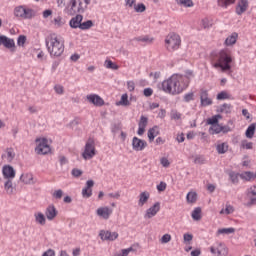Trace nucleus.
Masks as SVG:
<instances>
[{
	"instance_id": "obj_30",
	"label": "nucleus",
	"mask_w": 256,
	"mask_h": 256,
	"mask_svg": "<svg viewBox=\"0 0 256 256\" xmlns=\"http://www.w3.org/2000/svg\"><path fill=\"white\" fill-rule=\"evenodd\" d=\"M37 17V12L31 8H24V18L23 19H33Z\"/></svg>"
},
{
	"instance_id": "obj_19",
	"label": "nucleus",
	"mask_w": 256,
	"mask_h": 256,
	"mask_svg": "<svg viewBox=\"0 0 256 256\" xmlns=\"http://www.w3.org/2000/svg\"><path fill=\"white\" fill-rule=\"evenodd\" d=\"M249 9V0H239L236 5V15H243Z\"/></svg>"
},
{
	"instance_id": "obj_7",
	"label": "nucleus",
	"mask_w": 256,
	"mask_h": 256,
	"mask_svg": "<svg viewBox=\"0 0 256 256\" xmlns=\"http://www.w3.org/2000/svg\"><path fill=\"white\" fill-rule=\"evenodd\" d=\"M97 155V150L95 149V140L89 138L85 144L84 151L82 152V157L85 161L93 159Z\"/></svg>"
},
{
	"instance_id": "obj_51",
	"label": "nucleus",
	"mask_w": 256,
	"mask_h": 256,
	"mask_svg": "<svg viewBox=\"0 0 256 256\" xmlns=\"http://www.w3.org/2000/svg\"><path fill=\"white\" fill-rule=\"evenodd\" d=\"M27 42V36L20 35L17 39L18 47H25V43Z\"/></svg>"
},
{
	"instance_id": "obj_9",
	"label": "nucleus",
	"mask_w": 256,
	"mask_h": 256,
	"mask_svg": "<svg viewBox=\"0 0 256 256\" xmlns=\"http://www.w3.org/2000/svg\"><path fill=\"white\" fill-rule=\"evenodd\" d=\"M210 252L215 256H227L229 255V249L223 242H216L210 247Z\"/></svg>"
},
{
	"instance_id": "obj_2",
	"label": "nucleus",
	"mask_w": 256,
	"mask_h": 256,
	"mask_svg": "<svg viewBox=\"0 0 256 256\" xmlns=\"http://www.w3.org/2000/svg\"><path fill=\"white\" fill-rule=\"evenodd\" d=\"M212 61H216L213 64L214 69H221V71H229L231 69V62L233 58L227 54V50L222 49L220 51L214 50L210 53Z\"/></svg>"
},
{
	"instance_id": "obj_6",
	"label": "nucleus",
	"mask_w": 256,
	"mask_h": 256,
	"mask_svg": "<svg viewBox=\"0 0 256 256\" xmlns=\"http://www.w3.org/2000/svg\"><path fill=\"white\" fill-rule=\"evenodd\" d=\"M69 26L71 29H81V31H87L93 27V21L87 20L83 22V15L77 14L69 21Z\"/></svg>"
},
{
	"instance_id": "obj_21",
	"label": "nucleus",
	"mask_w": 256,
	"mask_h": 256,
	"mask_svg": "<svg viewBox=\"0 0 256 256\" xmlns=\"http://www.w3.org/2000/svg\"><path fill=\"white\" fill-rule=\"evenodd\" d=\"M95 185L93 180H88L86 182V186L82 189V197L85 199H89L91 195H93V189H91Z\"/></svg>"
},
{
	"instance_id": "obj_38",
	"label": "nucleus",
	"mask_w": 256,
	"mask_h": 256,
	"mask_svg": "<svg viewBox=\"0 0 256 256\" xmlns=\"http://www.w3.org/2000/svg\"><path fill=\"white\" fill-rule=\"evenodd\" d=\"M236 0H217L218 7H222V9H227L229 5H233Z\"/></svg>"
},
{
	"instance_id": "obj_44",
	"label": "nucleus",
	"mask_w": 256,
	"mask_h": 256,
	"mask_svg": "<svg viewBox=\"0 0 256 256\" xmlns=\"http://www.w3.org/2000/svg\"><path fill=\"white\" fill-rule=\"evenodd\" d=\"M233 211H235V208H233V206L227 204L226 208H222V210L220 211V215H231V213H233Z\"/></svg>"
},
{
	"instance_id": "obj_31",
	"label": "nucleus",
	"mask_w": 256,
	"mask_h": 256,
	"mask_svg": "<svg viewBox=\"0 0 256 256\" xmlns=\"http://www.w3.org/2000/svg\"><path fill=\"white\" fill-rule=\"evenodd\" d=\"M231 109H233V106L231 104H223L221 106H219L218 108V113H225L226 115H228L229 113H231Z\"/></svg>"
},
{
	"instance_id": "obj_52",
	"label": "nucleus",
	"mask_w": 256,
	"mask_h": 256,
	"mask_svg": "<svg viewBox=\"0 0 256 256\" xmlns=\"http://www.w3.org/2000/svg\"><path fill=\"white\" fill-rule=\"evenodd\" d=\"M171 241V234H164L161 238H160V243L162 245H167V243H169Z\"/></svg>"
},
{
	"instance_id": "obj_23",
	"label": "nucleus",
	"mask_w": 256,
	"mask_h": 256,
	"mask_svg": "<svg viewBox=\"0 0 256 256\" xmlns=\"http://www.w3.org/2000/svg\"><path fill=\"white\" fill-rule=\"evenodd\" d=\"M237 39H239V34L237 32H233L231 35H229L225 41L224 45L225 47H233L237 43Z\"/></svg>"
},
{
	"instance_id": "obj_40",
	"label": "nucleus",
	"mask_w": 256,
	"mask_h": 256,
	"mask_svg": "<svg viewBox=\"0 0 256 256\" xmlns=\"http://www.w3.org/2000/svg\"><path fill=\"white\" fill-rule=\"evenodd\" d=\"M219 119H223V117L219 114L212 116L211 118H209L207 120V124L208 125H217V124H219Z\"/></svg>"
},
{
	"instance_id": "obj_28",
	"label": "nucleus",
	"mask_w": 256,
	"mask_h": 256,
	"mask_svg": "<svg viewBox=\"0 0 256 256\" xmlns=\"http://www.w3.org/2000/svg\"><path fill=\"white\" fill-rule=\"evenodd\" d=\"M129 105H131V102L129 101V95H127V93L123 94L120 101L116 102L117 107H129Z\"/></svg>"
},
{
	"instance_id": "obj_42",
	"label": "nucleus",
	"mask_w": 256,
	"mask_h": 256,
	"mask_svg": "<svg viewBox=\"0 0 256 256\" xmlns=\"http://www.w3.org/2000/svg\"><path fill=\"white\" fill-rule=\"evenodd\" d=\"M134 11L136 13H145V11H147V6L143 3L134 4Z\"/></svg>"
},
{
	"instance_id": "obj_56",
	"label": "nucleus",
	"mask_w": 256,
	"mask_h": 256,
	"mask_svg": "<svg viewBox=\"0 0 256 256\" xmlns=\"http://www.w3.org/2000/svg\"><path fill=\"white\" fill-rule=\"evenodd\" d=\"M54 90H55V93H57V95H63V93H65V88H63L62 85L54 86Z\"/></svg>"
},
{
	"instance_id": "obj_46",
	"label": "nucleus",
	"mask_w": 256,
	"mask_h": 256,
	"mask_svg": "<svg viewBox=\"0 0 256 256\" xmlns=\"http://www.w3.org/2000/svg\"><path fill=\"white\" fill-rule=\"evenodd\" d=\"M216 99L218 101H223L225 99H231V95H229V93H227V91H222L217 94Z\"/></svg>"
},
{
	"instance_id": "obj_61",
	"label": "nucleus",
	"mask_w": 256,
	"mask_h": 256,
	"mask_svg": "<svg viewBox=\"0 0 256 256\" xmlns=\"http://www.w3.org/2000/svg\"><path fill=\"white\" fill-rule=\"evenodd\" d=\"M157 191L163 192L165 189H167V183L160 182L159 185L156 186Z\"/></svg>"
},
{
	"instance_id": "obj_1",
	"label": "nucleus",
	"mask_w": 256,
	"mask_h": 256,
	"mask_svg": "<svg viewBox=\"0 0 256 256\" xmlns=\"http://www.w3.org/2000/svg\"><path fill=\"white\" fill-rule=\"evenodd\" d=\"M184 80L185 78L183 76L174 74L161 83V89L164 93H168L169 95H179V93H183V90L187 87L183 84Z\"/></svg>"
},
{
	"instance_id": "obj_35",
	"label": "nucleus",
	"mask_w": 256,
	"mask_h": 256,
	"mask_svg": "<svg viewBox=\"0 0 256 256\" xmlns=\"http://www.w3.org/2000/svg\"><path fill=\"white\" fill-rule=\"evenodd\" d=\"M210 135H219L221 133V125L219 124H212L209 128Z\"/></svg>"
},
{
	"instance_id": "obj_47",
	"label": "nucleus",
	"mask_w": 256,
	"mask_h": 256,
	"mask_svg": "<svg viewBox=\"0 0 256 256\" xmlns=\"http://www.w3.org/2000/svg\"><path fill=\"white\" fill-rule=\"evenodd\" d=\"M170 118L174 121H179V119H181V114L179 111L177 110H171L170 112Z\"/></svg>"
},
{
	"instance_id": "obj_5",
	"label": "nucleus",
	"mask_w": 256,
	"mask_h": 256,
	"mask_svg": "<svg viewBox=\"0 0 256 256\" xmlns=\"http://www.w3.org/2000/svg\"><path fill=\"white\" fill-rule=\"evenodd\" d=\"M164 47L169 53H175L181 49V36L175 32L169 33L164 39Z\"/></svg>"
},
{
	"instance_id": "obj_59",
	"label": "nucleus",
	"mask_w": 256,
	"mask_h": 256,
	"mask_svg": "<svg viewBox=\"0 0 256 256\" xmlns=\"http://www.w3.org/2000/svg\"><path fill=\"white\" fill-rule=\"evenodd\" d=\"M160 163H161L162 167H165V168H167L171 165V162H169V159H167V157H162L160 159Z\"/></svg>"
},
{
	"instance_id": "obj_14",
	"label": "nucleus",
	"mask_w": 256,
	"mask_h": 256,
	"mask_svg": "<svg viewBox=\"0 0 256 256\" xmlns=\"http://www.w3.org/2000/svg\"><path fill=\"white\" fill-rule=\"evenodd\" d=\"M3 45L6 49H10L11 51H15V40L5 36L0 35V46Z\"/></svg>"
},
{
	"instance_id": "obj_49",
	"label": "nucleus",
	"mask_w": 256,
	"mask_h": 256,
	"mask_svg": "<svg viewBox=\"0 0 256 256\" xmlns=\"http://www.w3.org/2000/svg\"><path fill=\"white\" fill-rule=\"evenodd\" d=\"M248 194L254 197V198H251V203H250V205H253V203H255L256 201V186L250 187V189L248 190Z\"/></svg>"
},
{
	"instance_id": "obj_43",
	"label": "nucleus",
	"mask_w": 256,
	"mask_h": 256,
	"mask_svg": "<svg viewBox=\"0 0 256 256\" xmlns=\"http://www.w3.org/2000/svg\"><path fill=\"white\" fill-rule=\"evenodd\" d=\"M104 65L106 69H112L113 71H117L119 69V65L113 63L111 60H105Z\"/></svg>"
},
{
	"instance_id": "obj_10",
	"label": "nucleus",
	"mask_w": 256,
	"mask_h": 256,
	"mask_svg": "<svg viewBox=\"0 0 256 256\" xmlns=\"http://www.w3.org/2000/svg\"><path fill=\"white\" fill-rule=\"evenodd\" d=\"M96 215L99 219L109 221V219H111V215H113V209L108 206H101L96 210Z\"/></svg>"
},
{
	"instance_id": "obj_26",
	"label": "nucleus",
	"mask_w": 256,
	"mask_h": 256,
	"mask_svg": "<svg viewBox=\"0 0 256 256\" xmlns=\"http://www.w3.org/2000/svg\"><path fill=\"white\" fill-rule=\"evenodd\" d=\"M216 151L218 155H225L229 151V144L227 142H221L216 145Z\"/></svg>"
},
{
	"instance_id": "obj_17",
	"label": "nucleus",
	"mask_w": 256,
	"mask_h": 256,
	"mask_svg": "<svg viewBox=\"0 0 256 256\" xmlns=\"http://www.w3.org/2000/svg\"><path fill=\"white\" fill-rule=\"evenodd\" d=\"M147 147V142L145 140L134 137L132 139V148L134 151H143Z\"/></svg>"
},
{
	"instance_id": "obj_57",
	"label": "nucleus",
	"mask_w": 256,
	"mask_h": 256,
	"mask_svg": "<svg viewBox=\"0 0 256 256\" xmlns=\"http://www.w3.org/2000/svg\"><path fill=\"white\" fill-rule=\"evenodd\" d=\"M194 163L196 165H203L205 163V157L203 156H196L194 159Z\"/></svg>"
},
{
	"instance_id": "obj_18",
	"label": "nucleus",
	"mask_w": 256,
	"mask_h": 256,
	"mask_svg": "<svg viewBox=\"0 0 256 256\" xmlns=\"http://www.w3.org/2000/svg\"><path fill=\"white\" fill-rule=\"evenodd\" d=\"M59 212L57 211V208H55V205H49L45 210V217L48 221H53L57 217Z\"/></svg>"
},
{
	"instance_id": "obj_39",
	"label": "nucleus",
	"mask_w": 256,
	"mask_h": 256,
	"mask_svg": "<svg viewBox=\"0 0 256 256\" xmlns=\"http://www.w3.org/2000/svg\"><path fill=\"white\" fill-rule=\"evenodd\" d=\"M201 25L203 29H211V27H213V20L209 18H203L201 20Z\"/></svg>"
},
{
	"instance_id": "obj_64",
	"label": "nucleus",
	"mask_w": 256,
	"mask_h": 256,
	"mask_svg": "<svg viewBox=\"0 0 256 256\" xmlns=\"http://www.w3.org/2000/svg\"><path fill=\"white\" fill-rule=\"evenodd\" d=\"M127 87L129 91H135V82L133 81H128L127 82Z\"/></svg>"
},
{
	"instance_id": "obj_29",
	"label": "nucleus",
	"mask_w": 256,
	"mask_h": 256,
	"mask_svg": "<svg viewBox=\"0 0 256 256\" xmlns=\"http://www.w3.org/2000/svg\"><path fill=\"white\" fill-rule=\"evenodd\" d=\"M34 217H35V221L38 225H42V226L46 225L47 218H45L44 213L38 212V213L34 214Z\"/></svg>"
},
{
	"instance_id": "obj_37",
	"label": "nucleus",
	"mask_w": 256,
	"mask_h": 256,
	"mask_svg": "<svg viewBox=\"0 0 256 256\" xmlns=\"http://www.w3.org/2000/svg\"><path fill=\"white\" fill-rule=\"evenodd\" d=\"M5 159H7L8 163H11L15 159V150L13 148L6 149Z\"/></svg>"
},
{
	"instance_id": "obj_22",
	"label": "nucleus",
	"mask_w": 256,
	"mask_h": 256,
	"mask_svg": "<svg viewBox=\"0 0 256 256\" xmlns=\"http://www.w3.org/2000/svg\"><path fill=\"white\" fill-rule=\"evenodd\" d=\"M150 197L151 193H149V191L141 192L138 196V207H145L149 202Z\"/></svg>"
},
{
	"instance_id": "obj_41",
	"label": "nucleus",
	"mask_w": 256,
	"mask_h": 256,
	"mask_svg": "<svg viewBox=\"0 0 256 256\" xmlns=\"http://www.w3.org/2000/svg\"><path fill=\"white\" fill-rule=\"evenodd\" d=\"M192 219L194 221H201V208L197 207L192 211Z\"/></svg>"
},
{
	"instance_id": "obj_53",
	"label": "nucleus",
	"mask_w": 256,
	"mask_h": 256,
	"mask_svg": "<svg viewBox=\"0 0 256 256\" xmlns=\"http://www.w3.org/2000/svg\"><path fill=\"white\" fill-rule=\"evenodd\" d=\"M147 123H149V119L145 116H141L140 117V121L138 123V127H144L146 128L147 127Z\"/></svg>"
},
{
	"instance_id": "obj_20",
	"label": "nucleus",
	"mask_w": 256,
	"mask_h": 256,
	"mask_svg": "<svg viewBox=\"0 0 256 256\" xmlns=\"http://www.w3.org/2000/svg\"><path fill=\"white\" fill-rule=\"evenodd\" d=\"M20 181L24 185H35V183H36L35 177L33 176V173H31V172L21 174Z\"/></svg>"
},
{
	"instance_id": "obj_60",
	"label": "nucleus",
	"mask_w": 256,
	"mask_h": 256,
	"mask_svg": "<svg viewBox=\"0 0 256 256\" xmlns=\"http://www.w3.org/2000/svg\"><path fill=\"white\" fill-rule=\"evenodd\" d=\"M183 241L184 243H191L193 241V236L190 233H186L183 235Z\"/></svg>"
},
{
	"instance_id": "obj_36",
	"label": "nucleus",
	"mask_w": 256,
	"mask_h": 256,
	"mask_svg": "<svg viewBox=\"0 0 256 256\" xmlns=\"http://www.w3.org/2000/svg\"><path fill=\"white\" fill-rule=\"evenodd\" d=\"M255 127L256 125L253 123L250 126H248L245 136L247 139H253V136L255 135Z\"/></svg>"
},
{
	"instance_id": "obj_50",
	"label": "nucleus",
	"mask_w": 256,
	"mask_h": 256,
	"mask_svg": "<svg viewBox=\"0 0 256 256\" xmlns=\"http://www.w3.org/2000/svg\"><path fill=\"white\" fill-rule=\"evenodd\" d=\"M241 179H244V181H251L253 179L254 175L253 172H244L240 174Z\"/></svg>"
},
{
	"instance_id": "obj_11",
	"label": "nucleus",
	"mask_w": 256,
	"mask_h": 256,
	"mask_svg": "<svg viewBox=\"0 0 256 256\" xmlns=\"http://www.w3.org/2000/svg\"><path fill=\"white\" fill-rule=\"evenodd\" d=\"M99 237L101 241H116L119 238V233L109 230H100Z\"/></svg>"
},
{
	"instance_id": "obj_3",
	"label": "nucleus",
	"mask_w": 256,
	"mask_h": 256,
	"mask_svg": "<svg viewBox=\"0 0 256 256\" xmlns=\"http://www.w3.org/2000/svg\"><path fill=\"white\" fill-rule=\"evenodd\" d=\"M46 47L51 57H61L65 51V44L56 34H51L46 38Z\"/></svg>"
},
{
	"instance_id": "obj_15",
	"label": "nucleus",
	"mask_w": 256,
	"mask_h": 256,
	"mask_svg": "<svg viewBox=\"0 0 256 256\" xmlns=\"http://www.w3.org/2000/svg\"><path fill=\"white\" fill-rule=\"evenodd\" d=\"M2 174L4 179L13 180L15 179L16 175L15 168H13L11 165H4L2 167Z\"/></svg>"
},
{
	"instance_id": "obj_34",
	"label": "nucleus",
	"mask_w": 256,
	"mask_h": 256,
	"mask_svg": "<svg viewBox=\"0 0 256 256\" xmlns=\"http://www.w3.org/2000/svg\"><path fill=\"white\" fill-rule=\"evenodd\" d=\"M186 201L189 204L197 203V192H188Z\"/></svg>"
},
{
	"instance_id": "obj_8",
	"label": "nucleus",
	"mask_w": 256,
	"mask_h": 256,
	"mask_svg": "<svg viewBox=\"0 0 256 256\" xmlns=\"http://www.w3.org/2000/svg\"><path fill=\"white\" fill-rule=\"evenodd\" d=\"M35 151L38 155H47V153H51L49 140H47V138H37Z\"/></svg>"
},
{
	"instance_id": "obj_16",
	"label": "nucleus",
	"mask_w": 256,
	"mask_h": 256,
	"mask_svg": "<svg viewBox=\"0 0 256 256\" xmlns=\"http://www.w3.org/2000/svg\"><path fill=\"white\" fill-rule=\"evenodd\" d=\"M200 105L201 107H209V105H213V100L209 98V92L207 90H201L200 92Z\"/></svg>"
},
{
	"instance_id": "obj_33",
	"label": "nucleus",
	"mask_w": 256,
	"mask_h": 256,
	"mask_svg": "<svg viewBox=\"0 0 256 256\" xmlns=\"http://www.w3.org/2000/svg\"><path fill=\"white\" fill-rule=\"evenodd\" d=\"M235 233V228H221L218 229L216 235H231Z\"/></svg>"
},
{
	"instance_id": "obj_58",
	"label": "nucleus",
	"mask_w": 256,
	"mask_h": 256,
	"mask_svg": "<svg viewBox=\"0 0 256 256\" xmlns=\"http://www.w3.org/2000/svg\"><path fill=\"white\" fill-rule=\"evenodd\" d=\"M52 197H54V199H61L63 197V190L58 189L54 191V193L52 194Z\"/></svg>"
},
{
	"instance_id": "obj_4",
	"label": "nucleus",
	"mask_w": 256,
	"mask_h": 256,
	"mask_svg": "<svg viewBox=\"0 0 256 256\" xmlns=\"http://www.w3.org/2000/svg\"><path fill=\"white\" fill-rule=\"evenodd\" d=\"M87 5L89 0H70L69 4L65 8V14L70 15H81L87 11Z\"/></svg>"
},
{
	"instance_id": "obj_12",
	"label": "nucleus",
	"mask_w": 256,
	"mask_h": 256,
	"mask_svg": "<svg viewBox=\"0 0 256 256\" xmlns=\"http://www.w3.org/2000/svg\"><path fill=\"white\" fill-rule=\"evenodd\" d=\"M159 211H161V203L156 202L146 210V212L144 214V218L145 219H153V217H155V215H157V213H159Z\"/></svg>"
},
{
	"instance_id": "obj_45",
	"label": "nucleus",
	"mask_w": 256,
	"mask_h": 256,
	"mask_svg": "<svg viewBox=\"0 0 256 256\" xmlns=\"http://www.w3.org/2000/svg\"><path fill=\"white\" fill-rule=\"evenodd\" d=\"M229 179L233 185H237V183H239V173L230 172Z\"/></svg>"
},
{
	"instance_id": "obj_27",
	"label": "nucleus",
	"mask_w": 256,
	"mask_h": 256,
	"mask_svg": "<svg viewBox=\"0 0 256 256\" xmlns=\"http://www.w3.org/2000/svg\"><path fill=\"white\" fill-rule=\"evenodd\" d=\"M175 3L178 7H184L185 9L195 7L193 0H175Z\"/></svg>"
},
{
	"instance_id": "obj_24",
	"label": "nucleus",
	"mask_w": 256,
	"mask_h": 256,
	"mask_svg": "<svg viewBox=\"0 0 256 256\" xmlns=\"http://www.w3.org/2000/svg\"><path fill=\"white\" fill-rule=\"evenodd\" d=\"M148 139L150 143H153L155 141V137L159 135V126H154L148 130Z\"/></svg>"
},
{
	"instance_id": "obj_32",
	"label": "nucleus",
	"mask_w": 256,
	"mask_h": 256,
	"mask_svg": "<svg viewBox=\"0 0 256 256\" xmlns=\"http://www.w3.org/2000/svg\"><path fill=\"white\" fill-rule=\"evenodd\" d=\"M14 15L15 17H19L20 19H23L25 15V6H17L14 9Z\"/></svg>"
},
{
	"instance_id": "obj_25",
	"label": "nucleus",
	"mask_w": 256,
	"mask_h": 256,
	"mask_svg": "<svg viewBox=\"0 0 256 256\" xmlns=\"http://www.w3.org/2000/svg\"><path fill=\"white\" fill-rule=\"evenodd\" d=\"M4 190L6 191L7 195L15 194V186H13V180H6L4 182Z\"/></svg>"
},
{
	"instance_id": "obj_55",
	"label": "nucleus",
	"mask_w": 256,
	"mask_h": 256,
	"mask_svg": "<svg viewBox=\"0 0 256 256\" xmlns=\"http://www.w3.org/2000/svg\"><path fill=\"white\" fill-rule=\"evenodd\" d=\"M241 148L242 149H253V143L247 142V140H243L241 143Z\"/></svg>"
},
{
	"instance_id": "obj_62",
	"label": "nucleus",
	"mask_w": 256,
	"mask_h": 256,
	"mask_svg": "<svg viewBox=\"0 0 256 256\" xmlns=\"http://www.w3.org/2000/svg\"><path fill=\"white\" fill-rule=\"evenodd\" d=\"M193 97H194L193 92H190L184 96V101H186V103H189V101H193Z\"/></svg>"
},
{
	"instance_id": "obj_54",
	"label": "nucleus",
	"mask_w": 256,
	"mask_h": 256,
	"mask_svg": "<svg viewBox=\"0 0 256 256\" xmlns=\"http://www.w3.org/2000/svg\"><path fill=\"white\" fill-rule=\"evenodd\" d=\"M137 41H141L142 43H153V41H155V38L144 36V37L137 38Z\"/></svg>"
},
{
	"instance_id": "obj_13",
	"label": "nucleus",
	"mask_w": 256,
	"mask_h": 256,
	"mask_svg": "<svg viewBox=\"0 0 256 256\" xmlns=\"http://www.w3.org/2000/svg\"><path fill=\"white\" fill-rule=\"evenodd\" d=\"M88 103H91L95 107H103L105 105V100L97 94H90L86 96Z\"/></svg>"
},
{
	"instance_id": "obj_63",
	"label": "nucleus",
	"mask_w": 256,
	"mask_h": 256,
	"mask_svg": "<svg viewBox=\"0 0 256 256\" xmlns=\"http://www.w3.org/2000/svg\"><path fill=\"white\" fill-rule=\"evenodd\" d=\"M72 175H73V177H81L83 175V171H81L79 169H73Z\"/></svg>"
},
{
	"instance_id": "obj_48",
	"label": "nucleus",
	"mask_w": 256,
	"mask_h": 256,
	"mask_svg": "<svg viewBox=\"0 0 256 256\" xmlns=\"http://www.w3.org/2000/svg\"><path fill=\"white\" fill-rule=\"evenodd\" d=\"M53 21L55 27H63L65 25V20L61 16H57Z\"/></svg>"
}]
</instances>
